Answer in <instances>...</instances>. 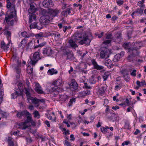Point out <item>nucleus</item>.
<instances>
[{
	"label": "nucleus",
	"mask_w": 146,
	"mask_h": 146,
	"mask_svg": "<svg viewBox=\"0 0 146 146\" xmlns=\"http://www.w3.org/2000/svg\"><path fill=\"white\" fill-rule=\"evenodd\" d=\"M110 74V72L109 71H107L104 73L102 76L104 79V81L106 80H107Z\"/></svg>",
	"instance_id": "obj_28"
},
{
	"label": "nucleus",
	"mask_w": 146,
	"mask_h": 146,
	"mask_svg": "<svg viewBox=\"0 0 146 146\" xmlns=\"http://www.w3.org/2000/svg\"><path fill=\"white\" fill-rule=\"evenodd\" d=\"M68 8H67L66 9L62 12V13H64V15H66L67 13L68 14H70V11L72 10V8L71 7H68Z\"/></svg>",
	"instance_id": "obj_37"
},
{
	"label": "nucleus",
	"mask_w": 146,
	"mask_h": 146,
	"mask_svg": "<svg viewBox=\"0 0 146 146\" xmlns=\"http://www.w3.org/2000/svg\"><path fill=\"white\" fill-rule=\"evenodd\" d=\"M69 43L71 47L75 48L78 47L77 44L75 41H73L72 39H70L69 41Z\"/></svg>",
	"instance_id": "obj_22"
},
{
	"label": "nucleus",
	"mask_w": 146,
	"mask_h": 146,
	"mask_svg": "<svg viewBox=\"0 0 146 146\" xmlns=\"http://www.w3.org/2000/svg\"><path fill=\"white\" fill-rule=\"evenodd\" d=\"M7 141L8 142V146H14V144L13 140V138L11 137H8Z\"/></svg>",
	"instance_id": "obj_30"
},
{
	"label": "nucleus",
	"mask_w": 146,
	"mask_h": 146,
	"mask_svg": "<svg viewBox=\"0 0 146 146\" xmlns=\"http://www.w3.org/2000/svg\"><path fill=\"white\" fill-rule=\"evenodd\" d=\"M62 91V89L58 86H56L52 88V91L56 93L61 92Z\"/></svg>",
	"instance_id": "obj_27"
},
{
	"label": "nucleus",
	"mask_w": 146,
	"mask_h": 146,
	"mask_svg": "<svg viewBox=\"0 0 146 146\" xmlns=\"http://www.w3.org/2000/svg\"><path fill=\"white\" fill-rule=\"evenodd\" d=\"M65 55L67 56L66 59H69L70 60H73L74 58L73 53L71 52H66L65 53Z\"/></svg>",
	"instance_id": "obj_16"
},
{
	"label": "nucleus",
	"mask_w": 146,
	"mask_h": 146,
	"mask_svg": "<svg viewBox=\"0 0 146 146\" xmlns=\"http://www.w3.org/2000/svg\"><path fill=\"white\" fill-rule=\"evenodd\" d=\"M17 56H13L12 58V59L13 61H17V62H18V60H17Z\"/></svg>",
	"instance_id": "obj_63"
},
{
	"label": "nucleus",
	"mask_w": 146,
	"mask_h": 146,
	"mask_svg": "<svg viewBox=\"0 0 146 146\" xmlns=\"http://www.w3.org/2000/svg\"><path fill=\"white\" fill-rule=\"evenodd\" d=\"M42 5L44 7L47 8L51 7L54 5L53 3L51 0H44L42 2Z\"/></svg>",
	"instance_id": "obj_10"
},
{
	"label": "nucleus",
	"mask_w": 146,
	"mask_h": 146,
	"mask_svg": "<svg viewBox=\"0 0 146 146\" xmlns=\"http://www.w3.org/2000/svg\"><path fill=\"white\" fill-rule=\"evenodd\" d=\"M108 52L106 50H102L100 53V56L101 58L104 59L105 57H109V56L107 54Z\"/></svg>",
	"instance_id": "obj_15"
},
{
	"label": "nucleus",
	"mask_w": 146,
	"mask_h": 146,
	"mask_svg": "<svg viewBox=\"0 0 146 146\" xmlns=\"http://www.w3.org/2000/svg\"><path fill=\"white\" fill-rule=\"evenodd\" d=\"M59 13V11L57 10L50 9L49 11H47L46 10V14L48 15L52 20V19L53 17L56 16Z\"/></svg>",
	"instance_id": "obj_7"
},
{
	"label": "nucleus",
	"mask_w": 146,
	"mask_h": 146,
	"mask_svg": "<svg viewBox=\"0 0 146 146\" xmlns=\"http://www.w3.org/2000/svg\"><path fill=\"white\" fill-rule=\"evenodd\" d=\"M112 34H108L106 36V38L108 39H111L112 38Z\"/></svg>",
	"instance_id": "obj_60"
},
{
	"label": "nucleus",
	"mask_w": 146,
	"mask_h": 146,
	"mask_svg": "<svg viewBox=\"0 0 146 146\" xmlns=\"http://www.w3.org/2000/svg\"><path fill=\"white\" fill-rule=\"evenodd\" d=\"M63 83V81L61 79L59 78L57 80L54 82L52 84L54 85L60 86Z\"/></svg>",
	"instance_id": "obj_23"
},
{
	"label": "nucleus",
	"mask_w": 146,
	"mask_h": 146,
	"mask_svg": "<svg viewBox=\"0 0 146 146\" xmlns=\"http://www.w3.org/2000/svg\"><path fill=\"white\" fill-rule=\"evenodd\" d=\"M136 70H134L133 72H131L130 74L131 76H136Z\"/></svg>",
	"instance_id": "obj_59"
},
{
	"label": "nucleus",
	"mask_w": 146,
	"mask_h": 146,
	"mask_svg": "<svg viewBox=\"0 0 146 146\" xmlns=\"http://www.w3.org/2000/svg\"><path fill=\"white\" fill-rule=\"evenodd\" d=\"M130 43H124L123 45V46L124 48L126 50H127L128 52H131L132 51H133L135 50H138L139 48L137 47H131L130 46L131 45L130 44Z\"/></svg>",
	"instance_id": "obj_8"
},
{
	"label": "nucleus",
	"mask_w": 146,
	"mask_h": 146,
	"mask_svg": "<svg viewBox=\"0 0 146 146\" xmlns=\"http://www.w3.org/2000/svg\"><path fill=\"white\" fill-rule=\"evenodd\" d=\"M18 91H19L18 94H22L23 93V86L21 83H19L18 85Z\"/></svg>",
	"instance_id": "obj_29"
},
{
	"label": "nucleus",
	"mask_w": 146,
	"mask_h": 146,
	"mask_svg": "<svg viewBox=\"0 0 146 146\" xmlns=\"http://www.w3.org/2000/svg\"><path fill=\"white\" fill-rule=\"evenodd\" d=\"M64 144L65 145H66L67 146H72L70 144V143L66 140H65V141Z\"/></svg>",
	"instance_id": "obj_62"
},
{
	"label": "nucleus",
	"mask_w": 146,
	"mask_h": 146,
	"mask_svg": "<svg viewBox=\"0 0 146 146\" xmlns=\"http://www.w3.org/2000/svg\"><path fill=\"white\" fill-rule=\"evenodd\" d=\"M4 34L5 35L7 36V37L8 39H9V37H10L11 35V33L10 31H4Z\"/></svg>",
	"instance_id": "obj_43"
},
{
	"label": "nucleus",
	"mask_w": 146,
	"mask_h": 146,
	"mask_svg": "<svg viewBox=\"0 0 146 146\" xmlns=\"http://www.w3.org/2000/svg\"><path fill=\"white\" fill-rule=\"evenodd\" d=\"M36 9L33 4H31L30 5V8L28 9V12L29 13L33 14L36 11Z\"/></svg>",
	"instance_id": "obj_21"
},
{
	"label": "nucleus",
	"mask_w": 146,
	"mask_h": 146,
	"mask_svg": "<svg viewBox=\"0 0 146 146\" xmlns=\"http://www.w3.org/2000/svg\"><path fill=\"white\" fill-rule=\"evenodd\" d=\"M45 123L47 125L48 127H50V125L48 121L46 120L44 121Z\"/></svg>",
	"instance_id": "obj_64"
},
{
	"label": "nucleus",
	"mask_w": 146,
	"mask_h": 146,
	"mask_svg": "<svg viewBox=\"0 0 146 146\" xmlns=\"http://www.w3.org/2000/svg\"><path fill=\"white\" fill-rule=\"evenodd\" d=\"M70 86L71 88H72L75 90H76L77 88L78 84L74 80H72Z\"/></svg>",
	"instance_id": "obj_25"
},
{
	"label": "nucleus",
	"mask_w": 146,
	"mask_h": 146,
	"mask_svg": "<svg viewBox=\"0 0 146 146\" xmlns=\"http://www.w3.org/2000/svg\"><path fill=\"white\" fill-rule=\"evenodd\" d=\"M143 9H142L141 8L137 9V10L135 11V12L136 13L142 14L143 13Z\"/></svg>",
	"instance_id": "obj_47"
},
{
	"label": "nucleus",
	"mask_w": 146,
	"mask_h": 146,
	"mask_svg": "<svg viewBox=\"0 0 146 146\" xmlns=\"http://www.w3.org/2000/svg\"><path fill=\"white\" fill-rule=\"evenodd\" d=\"M22 36L25 38H29L31 37H33L34 36V34L33 33H28L26 31L21 33Z\"/></svg>",
	"instance_id": "obj_18"
},
{
	"label": "nucleus",
	"mask_w": 146,
	"mask_h": 146,
	"mask_svg": "<svg viewBox=\"0 0 146 146\" xmlns=\"http://www.w3.org/2000/svg\"><path fill=\"white\" fill-rule=\"evenodd\" d=\"M35 90L38 94H42L44 92L42 89L41 87L38 83L36 84Z\"/></svg>",
	"instance_id": "obj_14"
},
{
	"label": "nucleus",
	"mask_w": 146,
	"mask_h": 146,
	"mask_svg": "<svg viewBox=\"0 0 146 146\" xmlns=\"http://www.w3.org/2000/svg\"><path fill=\"white\" fill-rule=\"evenodd\" d=\"M111 41V40H106L104 41L103 43L106 45H107L110 44Z\"/></svg>",
	"instance_id": "obj_55"
},
{
	"label": "nucleus",
	"mask_w": 146,
	"mask_h": 146,
	"mask_svg": "<svg viewBox=\"0 0 146 146\" xmlns=\"http://www.w3.org/2000/svg\"><path fill=\"white\" fill-rule=\"evenodd\" d=\"M130 54L127 58V59L128 62H134L137 60V57L138 56L139 53L138 50H135L131 52H129Z\"/></svg>",
	"instance_id": "obj_4"
},
{
	"label": "nucleus",
	"mask_w": 146,
	"mask_h": 146,
	"mask_svg": "<svg viewBox=\"0 0 146 146\" xmlns=\"http://www.w3.org/2000/svg\"><path fill=\"white\" fill-rule=\"evenodd\" d=\"M116 86L115 87V90H118L119 89H120L122 87V85L121 83H116L115 84Z\"/></svg>",
	"instance_id": "obj_39"
},
{
	"label": "nucleus",
	"mask_w": 146,
	"mask_h": 146,
	"mask_svg": "<svg viewBox=\"0 0 146 146\" xmlns=\"http://www.w3.org/2000/svg\"><path fill=\"white\" fill-rule=\"evenodd\" d=\"M121 72L122 74L123 75V77H126V76L129 75L128 72L127 70L126 69L122 70Z\"/></svg>",
	"instance_id": "obj_35"
},
{
	"label": "nucleus",
	"mask_w": 146,
	"mask_h": 146,
	"mask_svg": "<svg viewBox=\"0 0 146 146\" xmlns=\"http://www.w3.org/2000/svg\"><path fill=\"white\" fill-rule=\"evenodd\" d=\"M123 3V1L121 0H118L117 1V4L119 6L122 5Z\"/></svg>",
	"instance_id": "obj_61"
},
{
	"label": "nucleus",
	"mask_w": 146,
	"mask_h": 146,
	"mask_svg": "<svg viewBox=\"0 0 146 146\" xmlns=\"http://www.w3.org/2000/svg\"><path fill=\"white\" fill-rule=\"evenodd\" d=\"M9 44H7L6 45L3 41H2L1 42V47L4 50H6L9 48Z\"/></svg>",
	"instance_id": "obj_20"
},
{
	"label": "nucleus",
	"mask_w": 146,
	"mask_h": 146,
	"mask_svg": "<svg viewBox=\"0 0 146 146\" xmlns=\"http://www.w3.org/2000/svg\"><path fill=\"white\" fill-rule=\"evenodd\" d=\"M74 37L75 40H80L79 42L81 44H83L86 42L90 43L91 42L88 36L85 33H76L74 34Z\"/></svg>",
	"instance_id": "obj_3"
},
{
	"label": "nucleus",
	"mask_w": 146,
	"mask_h": 146,
	"mask_svg": "<svg viewBox=\"0 0 146 146\" xmlns=\"http://www.w3.org/2000/svg\"><path fill=\"white\" fill-rule=\"evenodd\" d=\"M39 59L40 56L39 52H36L34 54L32 59L31 58L28 64L29 65H31L33 66H35Z\"/></svg>",
	"instance_id": "obj_5"
},
{
	"label": "nucleus",
	"mask_w": 146,
	"mask_h": 146,
	"mask_svg": "<svg viewBox=\"0 0 146 146\" xmlns=\"http://www.w3.org/2000/svg\"><path fill=\"white\" fill-rule=\"evenodd\" d=\"M74 99H71L69 101V102L68 104V105L69 106H72V103L73 102H75V101H74Z\"/></svg>",
	"instance_id": "obj_57"
},
{
	"label": "nucleus",
	"mask_w": 146,
	"mask_h": 146,
	"mask_svg": "<svg viewBox=\"0 0 146 146\" xmlns=\"http://www.w3.org/2000/svg\"><path fill=\"white\" fill-rule=\"evenodd\" d=\"M101 131L104 134H106L107 133L106 129L104 127H102L101 128Z\"/></svg>",
	"instance_id": "obj_54"
},
{
	"label": "nucleus",
	"mask_w": 146,
	"mask_h": 146,
	"mask_svg": "<svg viewBox=\"0 0 146 146\" xmlns=\"http://www.w3.org/2000/svg\"><path fill=\"white\" fill-rule=\"evenodd\" d=\"M29 66L27 68V73L30 74H31L33 73V69Z\"/></svg>",
	"instance_id": "obj_45"
},
{
	"label": "nucleus",
	"mask_w": 146,
	"mask_h": 146,
	"mask_svg": "<svg viewBox=\"0 0 146 146\" xmlns=\"http://www.w3.org/2000/svg\"><path fill=\"white\" fill-rule=\"evenodd\" d=\"M105 87L104 86H102L99 90V94L102 95L105 92Z\"/></svg>",
	"instance_id": "obj_34"
},
{
	"label": "nucleus",
	"mask_w": 146,
	"mask_h": 146,
	"mask_svg": "<svg viewBox=\"0 0 146 146\" xmlns=\"http://www.w3.org/2000/svg\"><path fill=\"white\" fill-rule=\"evenodd\" d=\"M121 58V55L120 54H117L114 56L113 60L114 62H116L117 61Z\"/></svg>",
	"instance_id": "obj_41"
},
{
	"label": "nucleus",
	"mask_w": 146,
	"mask_h": 146,
	"mask_svg": "<svg viewBox=\"0 0 146 146\" xmlns=\"http://www.w3.org/2000/svg\"><path fill=\"white\" fill-rule=\"evenodd\" d=\"M44 36V35H43V33L42 32H40L38 34H37L36 35V37L37 38L40 37H43Z\"/></svg>",
	"instance_id": "obj_50"
},
{
	"label": "nucleus",
	"mask_w": 146,
	"mask_h": 146,
	"mask_svg": "<svg viewBox=\"0 0 146 146\" xmlns=\"http://www.w3.org/2000/svg\"><path fill=\"white\" fill-rule=\"evenodd\" d=\"M92 64L94 66V69L97 70H100L103 69L104 67L102 66L99 65L95 60L93 59L92 60Z\"/></svg>",
	"instance_id": "obj_13"
},
{
	"label": "nucleus",
	"mask_w": 146,
	"mask_h": 146,
	"mask_svg": "<svg viewBox=\"0 0 146 146\" xmlns=\"http://www.w3.org/2000/svg\"><path fill=\"white\" fill-rule=\"evenodd\" d=\"M10 11L11 14L7 16H6L5 18V20L8 24V26L5 27L4 31L10 30V26L13 27L14 25V23H16L18 21L14 6L13 7Z\"/></svg>",
	"instance_id": "obj_1"
},
{
	"label": "nucleus",
	"mask_w": 146,
	"mask_h": 146,
	"mask_svg": "<svg viewBox=\"0 0 146 146\" xmlns=\"http://www.w3.org/2000/svg\"><path fill=\"white\" fill-rule=\"evenodd\" d=\"M36 19V16L33 14L30 13L29 16V22L31 23L33 20L35 21Z\"/></svg>",
	"instance_id": "obj_24"
},
{
	"label": "nucleus",
	"mask_w": 146,
	"mask_h": 146,
	"mask_svg": "<svg viewBox=\"0 0 146 146\" xmlns=\"http://www.w3.org/2000/svg\"><path fill=\"white\" fill-rule=\"evenodd\" d=\"M59 97L60 100L63 101H65L67 98V97L65 95H59Z\"/></svg>",
	"instance_id": "obj_40"
},
{
	"label": "nucleus",
	"mask_w": 146,
	"mask_h": 146,
	"mask_svg": "<svg viewBox=\"0 0 146 146\" xmlns=\"http://www.w3.org/2000/svg\"><path fill=\"white\" fill-rule=\"evenodd\" d=\"M41 13L42 15L40 19V26L42 28L48 25L50 21L52 20L50 17L46 14V10L44 9L41 10Z\"/></svg>",
	"instance_id": "obj_2"
},
{
	"label": "nucleus",
	"mask_w": 146,
	"mask_h": 146,
	"mask_svg": "<svg viewBox=\"0 0 146 146\" xmlns=\"http://www.w3.org/2000/svg\"><path fill=\"white\" fill-rule=\"evenodd\" d=\"M7 4L6 5V7L8 9H9V8H11H11L10 9V13L9 15H10L11 14V12L10 11L13 8V7L14 6V8L15 10V11L16 12V11L15 9V5L13 4H12L9 1H7Z\"/></svg>",
	"instance_id": "obj_26"
},
{
	"label": "nucleus",
	"mask_w": 146,
	"mask_h": 146,
	"mask_svg": "<svg viewBox=\"0 0 146 146\" xmlns=\"http://www.w3.org/2000/svg\"><path fill=\"white\" fill-rule=\"evenodd\" d=\"M121 33H117L115 34V36L116 38L119 39L121 38Z\"/></svg>",
	"instance_id": "obj_58"
},
{
	"label": "nucleus",
	"mask_w": 146,
	"mask_h": 146,
	"mask_svg": "<svg viewBox=\"0 0 146 146\" xmlns=\"http://www.w3.org/2000/svg\"><path fill=\"white\" fill-rule=\"evenodd\" d=\"M62 3V9H64L66 8H67L68 7H70V5H68V6H67V5L65 3Z\"/></svg>",
	"instance_id": "obj_52"
},
{
	"label": "nucleus",
	"mask_w": 146,
	"mask_h": 146,
	"mask_svg": "<svg viewBox=\"0 0 146 146\" xmlns=\"http://www.w3.org/2000/svg\"><path fill=\"white\" fill-rule=\"evenodd\" d=\"M48 72L51 75L53 74H56L58 73L57 71L55 70L54 68L49 69L48 70Z\"/></svg>",
	"instance_id": "obj_31"
},
{
	"label": "nucleus",
	"mask_w": 146,
	"mask_h": 146,
	"mask_svg": "<svg viewBox=\"0 0 146 146\" xmlns=\"http://www.w3.org/2000/svg\"><path fill=\"white\" fill-rule=\"evenodd\" d=\"M16 112L17 113L16 116L18 118L20 119H21L23 116L24 117H26L27 116L30 115L29 112L26 110L20 111H17Z\"/></svg>",
	"instance_id": "obj_6"
},
{
	"label": "nucleus",
	"mask_w": 146,
	"mask_h": 146,
	"mask_svg": "<svg viewBox=\"0 0 146 146\" xmlns=\"http://www.w3.org/2000/svg\"><path fill=\"white\" fill-rule=\"evenodd\" d=\"M15 71L17 74H20L21 70L18 66L15 67Z\"/></svg>",
	"instance_id": "obj_53"
},
{
	"label": "nucleus",
	"mask_w": 146,
	"mask_h": 146,
	"mask_svg": "<svg viewBox=\"0 0 146 146\" xmlns=\"http://www.w3.org/2000/svg\"><path fill=\"white\" fill-rule=\"evenodd\" d=\"M83 87L87 89H91L92 88V87L89 86L87 83H84V85Z\"/></svg>",
	"instance_id": "obj_51"
},
{
	"label": "nucleus",
	"mask_w": 146,
	"mask_h": 146,
	"mask_svg": "<svg viewBox=\"0 0 146 146\" xmlns=\"http://www.w3.org/2000/svg\"><path fill=\"white\" fill-rule=\"evenodd\" d=\"M26 40L25 39H24L21 42V45L20 46H22L23 47V45H24L26 43Z\"/></svg>",
	"instance_id": "obj_56"
},
{
	"label": "nucleus",
	"mask_w": 146,
	"mask_h": 146,
	"mask_svg": "<svg viewBox=\"0 0 146 146\" xmlns=\"http://www.w3.org/2000/svg\"><path fill=\"white\" fill-rule=\"evenodd\" d=\"M0 114L3 118H6L8 116V113L5 111H4L0 109Z\"/></svg>",
	"instance_id": "obj_36"
},
{
	"label": "nucleus",
	"mask_w": 146,
	"mask_h": 146,
	"mask_svg": "<svg viewBox=\"0 0 146 146\" xmlns=\"http://www.w3.org/2000/svg\"><path fill=\"white\" fill-rule=\"evenodd\" d=\"M90 92L89 90H87L83 92L82 94L84 96H86L90 94Z\"/></svg>",
	"instance_id": "obj_48"
},
{
	"label": "nucleus",
	"mask_w": 146,
	"mask_h": 146,
	"mask_svg": "<svg viewBox=\"0 0 146 146\" xmlns=\"http://www.w3.org/2000/svg\"><path fill=\"white\" fill-rule=\"evenodd\" d=\"M17 90H17H15V92L13 93V94H11L12 98L13 99L16 98H17L18 96H20L22 94H18V93H19V91H18Z\"/></svg>",
	"instance_id": "obj_33"
},
{
	"label": "nucleus",
	"mask_w": 146,
	"mask_h": 146,
	"mask_svg": "<svg viewBox=\"0 0 146 146\" xmlns=\"http://www.w3.org/2000/svg\"><path fill=\"white\" fill-rule=\"evenodd\" d=\"M52 50L50 47H46L43 51V53L46 56H51L53 53Z\"/></svg>",
	"instance_id": "obj_12"
},
{
	"label": "nucleus",
	"mask_w": 146,
	"mask_h": 146,
	"mask_svg": "<svg viewBox=\"0 0 146 146\" xmlns=\"http://www.w3.org/2000/svg\"><path fill=\"white\" fill-rule=\"evenodd\" d=\"M130 124L127 121H126L125 123L124 127L126 129H129L130 127Z\"/></svg>",
	"instance_id": "obj_49"
},
{
	"label": "nucleus",
	"mask_w": 146,
	"mask_h": 146,
	"mask_svg": "<svg viewBox=\"0 0 146 146\" xmlns=\"http://www.w3.org/2000/svg\"><path fill=\"white\" fill-rule=\"evenodd\" d=\"M30 28L31 29L36 28L40 30L42 28V26H40H40L38 25L37 23L35 22L34 23L31 24L30 25Z\"/></svg>",
	"instance_id": "obj_17"
},
{
	"label": "nucleus",
	"mask_w": 146,
	"mask_h": 146,
	"mask_svg": "<svg viewBox=\"0 0 146 146\" xmlns=\"http://www.w3.org/2000/svg\"><path fill=\"white\" fill-rule=\"evenodd\" d=\"M27 119L24 122L22 123L23 126L22 128L23 129H25L28 127V126L26 125V124L30 122L33 119L31 117V114L30 115L27 116Z\"/></svg>",
	"instance_id": "obj_9"
},
{
	"label": "nucleus",
	"mask_w": 146,
	"mask_h": 146,
	"mask_svg": "<svg viewBox=\"0 0 146 146\" xmlns=\"http://www.w3.org/2000/svg\"><path fill=\"white\" fill-rule=\"evenodd\" d=\"M29 91L30 90L29 88H25L24 92L26 94L27 96L28 97V98H30L31 97V94L30 92Z\"/></svg>",
	"instance_id": "obj_32"
},
{
	"label": "nucleus",
	"mask_w": 146,
	"mask_h": 146,
	"mask_svg": "<svg viewBox=\"0 0 146 146\" xmlns=\"http://www.w3.org/2000/svg\"><path fill=\"white\" fill-rule=\"evenodd\" d=\"M104 63L109 68H111L113 66L112 61L109 59L106 60Z\"/></svg>",
	"instance_id": "obj_19"
},
{
	"label": "nucleus",
	"mask_w": 146,
	"mask_h": 146,
	"mask_svg": "<svg viewBox=\"0 0 146 146\" xmlns=\"http://www.w3.org/2000/svg\"><path fill=\"white\" fill-rule=\"evenodd\" d=\"M51 35L52 36H54L56 38H57V39H58L60 37V34L58 33H52L51 34Z\"/></svg>",
	"instance_id": "obj_46"
},
{
	"label": "nucleus",
	"mask_w": 146,
	"mask_h": 146,
	"mask_svg": "<svg viewBox=\"0 0 146 146\" xmlns=\"http://www.w3.org/2000/svg\"><path fill=\"white\" fill-rule=\"evenodd\" d=\"M35 117H37V118H39L40 117V115L38 112L36 110H35L33 113Z\"/></svg>",
	"instance_id": "obj_42"
},
{
	"label": "nucleus",
	"mask_w": 146,
	"mask_h": 146,
	"mask_svg": "<svg viewBox=\"0 0 146 146\" xmlns=\"http://www.w3.org/2000/svg\"><path fill=\"white\" fill-rule=\"evenodd\" d=\"M117 115L114 113L111 114V116L108 117V118L111 120H113V121L116 120L117 119Z\"/></svg>",
	"instance_id": "obj_38"
},
{
	"label": "nucleus",
	"mask_w": 146,
	"mask_h": 146,
	"mask_svg": "<svg viewBox=\"0 0 146 146\" xmlns=\"http://www.w3.org/2000/svg\"><path fill=\"white\" fill-rule=\"evenodd\" d=\"M125 102L127 104V106H132L133 107V103L131 101H129L128 98L126 99Z\"/></svg>",
	"instance_id": "obj_44"
},
{
	"label": "nucleus",
	"mask_w": 146,
	"mask_h": 146,
	"mask_svg": "<svg viewBox=\"0 0 146 146\" xmlns=\"http://www.w3.org/2000/svg\"><path fill=\"white\" fill-rule=\"evenodd\" d=\"M27 100L28 101L30 100H32V102L33 104H37V106H39V105L38 104L39 102H44V100H39L36 98H33V97H31L30 98H28Z\"/></svg>",
	"instance_id": "obj_11"
}]
</instances>
